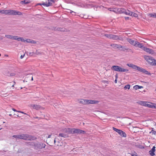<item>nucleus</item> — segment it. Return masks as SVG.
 <instances>
[{
    "label": "nucleus",
    "instance_id": "nucleus-1",
    "mask_svg": "<svg viewBox=\"0 0 156 156\" xmlns=\"http://www.w3.org/2000/svg\"><path fill=\"white\" fill-rule=\"evenodd\" d=\"M0 13L8 15H21L22 14L21 12L14 10H0Z\"/></svg>",
    "mask_w": 156,
    "mask_h": 156
},
{
    "label": "nucleus",
    "instance_id": "nucleus-2",
    "mask_svg": "<svg viewBox=\"0 0 156 156\" xmlns=\"http://www.w3.org/2000/svg\"><path fill=\"white\" fill-rule=\"evenodd\" d=\"M127 65L129 67L132 68L134 69L137 70L138 71L142 72L145 74L147 75H150L151 74L150 73L146 70L145 69L139 66H137L133 64H127Z\"/></svg>",
    "mask_w": 156,
    "mask_h": 156
},
{
    "label": "nucleus",
    "instance_id": "nucleus-3",
    "mask_svg": "<svg viewBox=\"0 0 156 156\" xmlns=\"http://www.w3.org/2000/svg\"><path fill=\"white\" fill-rule=\"evenodd\" d=\"M144 58L145 60L151 65L152 66L156 65V60L153 57L145 55Z\"/></svg>",
    "mask_w": 156,
    "mask_h": 156
},
{
    "label": "nucleus",
    "instance_id": "nucleus-4",
    "mask_svg": "<svg viewBox=\"0 0 156 156\" xmlns=\"http://www.w3.org/2000/svg\"><path fill=\"white\" fill-rule=\"evenodd\" d=\"M20 139L25 140H33L35 139L34 136H30L27 134H20Z\"/></svg>",
    "mask_w": 156,
    "mask_h": 156
},
{
    "label": "nucleus",
    "instance_id": "nucleus-5",
    "mask_svg": "<svg viewBox=\"0 0 156 156\" xmlns=\"http://www.w3.org/2000/svg\"><path fill=\"white\" fill-rule=\"evenodd\" d=\"M34 148L36 150L44 148L46 146L45 144L38 142L34 141Z\"/></svg>",
    "mask_w": 156,
    "mask_h": 156
},
{
    "label": "nucleus",
    "instance_id": "nucleus-6",
    "mask_svg": "<svg viewBox=\"0 0 156 156\" xmlns=\"http://www.w3.org/2000/svg\"><path fill=\"white\" fill-rule=\"evenodd\" d=\"M119 9L120 11H122V13H124L126 15L133 16L135 17H138V15L136 13H134L128 10H126L124 9Z\"/></svg>",
    "mask_w": 156,
    "mask_h": 156
},
{
    "label": "nucleus",
    "instance_id": "nucleus-7",
    "mask_svg": "<svg viewBox=\"0 0 156 156\" xmlns=\"http://www.w3.org/2000/svg\"><path fill=\"white\" fill-rule=\"evenodd\" d=\"M112 70L119 72H124L129 71V70L127 69H125L121 68L120 67L117 66H113L111 68Z\"/></svg>",
    "mask_w": 156,
    "mask_h": 156
},
{
    "label": "nucleus",
    "instance_id": "nucleus-8",
    "mask_svg": "<svg viewBox=\"0 0 156 156\" xmlns=\"http://www.w3.org/2000/svg\"><path fill=\"white\" fill-rule=\"evenodd\" d=\"M70 132L72 133H84L85 132L80 129H70Z\"/></svg>",
    "mask_w": 156,
    "mask_h": 156
},
{
    "label": "nucleus",
    "instance_id": "nucleus-9",
    "mask_svg": "<svg viewBox=\"0 0 156 156\" xmlns=\"http://www.w3.org/2000/svg\"><path fill=\"white\" fill-rule=\"evenodd\" d=\"M113 129L115 131L117 132L119 135L123 137H126V133L121 130L117 129L114 127H113Z\"/></svg>",
    "mask_w": 156,
    "mask_h": 156
},
{
    "label": "nucleus",
    "instance_id": "nucleus-10",
    "mask_svg": "<svg viewBox=\"0 0 156 156\" xmlns=\"http://www.w3.org/2000/svg\"><path fill=\"white\" fill-rule=\"evenodd\" d=\"M143 49L145 51L152 55H156V53L153 50L148 48L146 47H143Z\"/></svg>",
    "mask_w": 156,
    "mask_h": 156
},
{
    "label": "nucleus",
    "instance_id": "nucleus-11",
    "mask_svg": "<svg viewBox=\"0 0 156 156\" xmlns=\"http://www.w3.org/2000/svg\"><path fill=\"white\" fill-rule=\"evenodd\" d=\"M112 48H113L114 49H117L118 48L120 50L122 51V49H121V48H123V46L119 44H111L110 45Z\"/></svg>",
    "mask_w": 156,
    "mask_h": 156
},
{
    "label": "nucleus",
    "instance_id": "nucleus-12",
    "mask_svg": "<svg viewBox=\"0 0 156 156\" xmlns=\"http://www.w3.org/2000/svg\"><path fill=\"white\" fill-rule=\"evenodd\" d=\"M112 39L114 40H120L121 41L123 40V39L122 37L119 36L117 35L112 34Z\"/></svg>",
    "mask_w": 156,
    "mask_h": 156
},
{
    "label": "nucleus",
    "instance_id": "nucleus-13",
    "mask_svg": "<svg viewBox=\"0 0 156 156\" xmlns=\"http://www.w3.org/2000/svg\"><path fill=\"white\" fill-rule=\"evenodd\" d=\"M30 106L31 107H32L33 108L36 110H38L40 109H43V107H41L39 105H37L32 104L30 105Z\"/></svg>",
    "mask_w": 156,
    "mask_h": 156
},
{
    "label": "nucleus",
    "instance_id": "nucleus-14",
    "mask_svg": "<svg viewBox=\"0 0 156 156\" xmlns=\"http://www.w3.org/2000/svg\"><path fill=\"white\" fill-rule=\"evenodd\" d=\"M127 40L131 44L134 46H136V41H134L130 38H127Z\"/></svg>",
    "mask_w": 156,
    "mask_h": 156
},
{
    "label": "nucleus",
    "instance_id": "nucleus-15",
    "mask_svg": "<svg viewBox=\"0 0 156 156\" xmlns=\"http://www.w3.org/2000/svg\"><path fill=\"white\" fill-rule=\"evenodd\" d=\"M155 147L154 146L149 151L150 154L151 156H153L155 155L154 152L155 151Z\"/></svg>",
    "mask_w": 156,
    "mask_h": 156
},
{
    "label": "nucleus",
    "instance_id": "nucleus-16",
    "mask_svg": "<svg viewBox=\"0 0 156 156\" xmlns=\"http://www.w3.org/2000/svg\"><path fill=\"white\" fill-rule=\"evenodd\" d=\"M5 37L9 39H11L12 40H16L17 36H13L9 35H5Z\"/></svg>",
    "mask_w": 156,
    "mask_h": 156
},
{
    "label": "nucleus",
    "instance_id": "nucleus-17",
    "mask_svg": "<svg viewBox=\"0 0 156 156\" xmlns=\"http://www.w3.org/2000/svg\"><path fill=\"white\" fill-rule=\"evenodd\" d=\"M26 145L28 147H34V141L31 142H26Z\"/></svg>",
    "mask_w": 156,
    "mask_h": 156
},
{
    "label": "nucleus",
    "instance_id": "nucleus-18",
    "mask_svg": "<svg viewBox=\"0 0 156 156\" xmlns=\"http://www.w3.org/2000/svg\"><path fill=\"white\" fill-rule=\"evenodd\" d=\"M42 5L44 6L48 7L51 6L52 5V3L49 1L47 0L45 2H44L42 3Z\"/></svg>",
    "mask_w": 156,
    "mask_h": 156
},
{
    "label": "nucleus",
    "instance_id": "nucleus-19",
    "mask_svg": "<svg viewBox=\"0 0 156 156\" xmlns=\"http://www.w3.org/2000/svg\"><path fill=\"white\" fill-rule=\"evenodd\" d=\"M117 9V8H109L108 9L109 11H113V12H116L117 10H118L120 13H122V11H120L119 9Z\"/></svg>",
    "mask_w": 156,
    "mask_h": 156
},
{
    "label": "nucleus",
    "instance_id": "nucleus-20",
    "mask_svg": "<svg viewBox=\"0 0 156 156\" xmlns=\"http://www.w3.org/2000/svg\"><path fill=\"white\" fill-rule=\"evenodd\" d=\"M52 30H57L58 31H64L63 28H57L56 27H52L51 28Z\"/></svg>",
    "mask_w": 156,
    "mask_h": 156
},
{
    "label": "nucleus",
    "instance_id": "nucleus-21",
    "mask_svg": "<svg viewBox=\"0 0 156 156\" xmlns=\"http://www.w3.org/2000/svg\"><path fill=\"white\" fill-rule=\"evenodd\" d=\"M154 103L147 102L145 106L153 108Z\"/></svg>",
    "mask_w": 156,
    "mask_h": 156
},
{
    "label": "nucleus",
    "instance_id": "nucleus-22",
    "mask_svg": "<svg viewBox=\"0 0 156 156\" xmlns=\"http://www.w3.org/2000/svg\"><path fill=\"white\" fill-rule=\"evenodd\" d=\"M135 46H137L140 48H142V49L144 47L142 43H140L137 41L136 42V44Z\"/></svg>",
    "mask_w": 156,
    "mask_h": 156
},
{
    "label": "nucleus",
    "instance_id": "nucleus-23",
    "mask_svg": "<svg viewBox=\"0 0 156 156\" xmlns=\"http://www.w3.org/2000/svg\"><path fill=\"white\" fill-rule=\"evenodd\" d=\"M16 40L18 41H22L23 42H26V40H24L23 39V38L22 37H19L18 36H17V38H16Z\"/></svg>",
    "mask_w": 156,
    "mask_h": 156
},
{
    "label": "nucleus",
    "instance_id": "nucleus-24",
    "mask_svg": "<svg viewBox=\"0 0 156 156\" xmlns=\"http://www.w3.org/2000/svg\"><path fill=\"white\" fill-rule=\"evenodd\" d=\"M98 101L95 100H90L89 104H95L98 103Z\"/></svg>",
    "mask_w": 156,
    "mask_h": 156
},
{
    "label": "nucleus",
    "instance_id": "nucleus-25",
    "mask_svg": "<svg viewBox=\"0 0 156 156\" xmlns=\"http://www.w3.org/2000/svg\"><path fill=\"white\" fill-rule=\"evenodd\" d=\"M147 101H140L139 102V104L141 105L145 106Z\"/></svg>",
    "mask_w": 156,
    "mask_h": 156
},
{
    "label": "nucleus",
    "instance_id": "nucleus-26",
    "mask_svg": "<svg viewBox=\"0 0 156 156\" xmlns=\"http://www.w3.org/2000/svg\"><path fill=\"white\" fill-rule=\"evenodd\" d=\"M148 15L151 17L156 18V13H149Z\"/></svg>",
    "mask_w": 156,
    "mask_h": 156
},
{
    "label": "nucleus",
    "instance_id": "nucleus-27",
    "mask_svg": "<svg viewBox=\"0 0 156 156\" xmlns=\"http://www.w3.org/2000/svg\"><path fill=\"white\" fill-rule=\"evenodd\" d=\"M112 34H105L104 36H105L106 37L111 39Z\"/></svg>",
    "mask_w": 156,
    "mask_h": 156
},
{
    "label": "nucleus",
    "instance_id": "nucleus-28",
    "mask_svg": "<svg viewBox=\"0 0 156 156\" xmlns=\"http://www.w3.org/2000/svg\"><path fill=\"white\" fill-rule=\"evenodd\" d=\"M59 136L64 137H66L68 136L67 135H66L65 134H64V133H59Z\"/></svg>",
    "mask_w": 156,
    "mask_h": 156
},
{
    "label": "nucleus",
    "instance_id": "nucleus-29",
    "mask_svg": "<svg viewBox=\"0 0 156 156\" xmlns=\"http://www.w3.org/2000/svg\"><path fill=\"white\" fill-rule=\"evenodd\" d=\"M136 90L139 89H140L143 88V87L139 86V85H136L133 87Z\"/></svg>",
    "mask_w": 156,
    "mask_h": 156
},
{
    "label": "nucleus",
    "instance_id": "nucleus-30",
    "mask_svg": "<svg viewBox=\"0 0 156 156\" xmlns=\"http://www.w3.org/2000/svg\"><path fill=\"white\" fill-rule=\"evenodd\" d=\"M80 103L86 105L85 100L81 99L80 101Z\"/></svg>",
    "mask_w": 156,
    "mask_h": 156
},
{
    "label": "nucleus",
    "instance_id": "nucleus-31",
    "mask_svg": "<svg viewBox=\"0 0 156 156\" xmlns=\"http://www.w3.org/2000/svg\"><path fill=\"white\" fill-rule=\"evenodd\" d=\"M42 54V52L41 51H36V52H35L34 54L36 55H41Z\"/></svg>",
    "mask_w": 156,
    "mask_h": 156
},
{
    "label": "nucleus",
    "instance_id": "nucleus-32",
    "mask_svg": "<svg viewBox=\"0 0 156 156\" xmlns=\"http://www.w3.org/2000/svg\"><path fill=\"white\" fill-rule=\"evenodd\" d=\"M22 4H27L29 3V2H26L25 0L22 1L20 2Z\"/></svg>",
    "mask_w": 156,
    "mask_h": 156
},
{
    "label": "nucleus",
    "instance_id": "nucleus-33",
    "mask_svg": "<svg viewBox=\"0 0 156 156\" xmlns=\"http://www.w3.org/2000/svg\"><path fill=\"white\" fill-rule=\"evenodd\" d=\"M130 87V85L129 84L126 85L124 87V89L125 90L126 89H129Z\"/></svg>",
    "mask_w": 156,
    "mask_h": 156
},
{
    "label": "nucleus",
    "instance_id": "nucleus-34",
    "mask_svg": "<svg viewBox=\"0 0 156 156\" xmlns=\"http://www.w3.org/2000/svg\"><path fill=\"white\" fill-rule=\"evenodd\" d=\"M12 137L16 139H20V134L13 135Z\"/></svg>",
    "mask_w": 156,
    "mask_h": 156
},
{
    "label": "nucleus",
    "instance_id": "nucleus-35",
    "mask_svg": "<svg viewBox=\"0 0 156 156\" xmlns=\"http://www.w3.org/2000/svg\"><path fill=\"white\" fill-rule=\"evenodd\" d=\"M34 53H35L34 52H27V54H29V55H30V56H32V55H33L34 54Z\"/></svg>",
    "mask_w": 156,
    "mask_h": 156
},
{
    "label": "nucleus",
    "instance_id": "nucleus-36",
    "mask_svg": "<svg viewBox=\"0 0 156 156\" xmlns=\"http://www.w3.org/2000/svg\"><path fill=\"white\" fill-rule=\"evenodd\" d=\"M152 133V134L156 135V131L153 130H152L151 132H150V133Z\"/></svg>",
    "mask_w": 156,
    "mask_h": 156
},
{
    "label": "nucleus",
    "instance_id": "nucleus-37",
    "mask_svg": "<svg viewBox=\"0 0 156 156\" xmlns=\"http://www.w3.org/2000/svg\"><path fill=\"white\" fill-rule=\"evenodd\" d=\"M121 49H122H122H123V51H125V50H128L129 49L128 48H127L126 47L123 46V48H121Z\"/></svg>",
    "mask_w": 156,
    "mask_h": 156
},
{
    "label": "nucleus",
    "instance_id": "nucleus-38",
    "mask_svg": "<svg viewBox=\"0 0 156 156\" xmlns=\"http://www.w3.org/2000/svg\"><path fill=\"white\" fill-rule=\"evenodd\" d=\"M90 100H85L86 104L89 105L90 103Z\"/></svg>",
    "mask_w": 156,
    "mask_h": 156
},
{
    "label": "nucleus",
    "instance_id": "nucleus-39",
    "mask_svg": "<svg viewBox=\"0 0 156 156\" xmlns=\"http://www.w3.org/2000/svg\"><path fill=\"white\" fill-rule=\"evenodd\" d=\"M31 41L30 39H27L26 40V42H28V43H31Z\"/></svg>",
    "mask_w": 156,
    "mask_h": 156
},
{
    "label": "nucleus",
    "instance_id": "nucleus-40",
    "mask_svg": "<svg viewBox=\"0 0 156 156\" xmlns=\"http://www.w3.org/2000/svg\"><path fill=\"white\" fill-rule=\"evenodd\" d=\"M153 108H156V104L154 103Z\"/></svg>",
    "mask_w": 156,
    "mask_h": 156
},
{
    "label": "nucleus",
    "instance_id": "nucleus-41",
    "mask_svg": "<svg viewBox=\"0 0 156 156\" xmlns=\"http://www.w3.org/2000/svg\"><path fill=\"white\" fill-rule=\"evenodd\" d=\"M24 55H25V54H24L23 55H21L20 56V58L21 59L23 58V57H24Z\"/></svg>",
    "mask_w": 156,
    "mask_h": 156
},
{
    "label": "nucleus",
    "instance_id": "nucleus-42",
    "mask_svg": "<svg viewBox=\"0 0 156 156\" xmlns=\"http://www.w3.org/2000/svg\"><path fill=\"white\" fill-rule=\"evenodd\" d=\"M18 112H20V113H21L25 114H26L23 112H21V111H18Z\"/></svg>",
    "mask_w": 156,
    "mask_h": 156
},
{
    "label": "nucleus",
    "instance_id": "nucleus-43",
    "mask_svg": "<svg viewBox=\"0 0 156 156\" xmlns=\"http://www.w3.org/2000/svg\"><path fill=\"white\" fill-rule=\"evenodd\" d=\"M131 155H132V156H134L135 155L136 156L137 155V154L136 153H135V154H131Z\"/></svg>",
    "mask_w": 156,
    "mask_h": 156
},
{
    "label": "nucleus",
    "instance_id": "nucleus-44",
    "mask_svg": "<svg viewBox=\"0 0 156 156\" xmlns=\"http://www.w3.org/2000/svg\"><path fill=\"white\" fill-rule=\"evenodd\" d=\"M12 110L13 111H14L15 112H18V111H16V109H15V108H13L12 109Z\"/></svg>",
    "mask_w": 156,
    "mask_h": 156
},
{
    "label": "nucleus",
    "instance_id": "nucleus-45",
    "mask_svg": "<svg viewBox=\"0 0 156 156\" xmlns=\"http://www.w3.org/2000/svg\"><path fill=\"white\" fill-rule=\"evenodd\" d=\"M35 43V42L34 41H31V43L34 44Z\"/></svg>",
    "mask_w": 156,
    "mask_h": 156
},
{
    "label": "nucleus",
    "instance_id": "nucleus-46",
    "mask_svg": "<svg viewBox=\"0 0 156 156\" xmlns=\"http://www.w3.org/2000/svg\"><path fill=\"white\" fill-rule=\"evenodd\" d=\"M117 78H116L115 80V83H117Z\"/></svg>",
    "mask_w": 156,
    "mask_h": 156
},
{
    "label": "nucleus",
    "instance_id": "nucleus-47",
    "mask_svg": "<svg viewBox=\"0 0 156 156\" xmlns=\"http://www.w3.org/2000/svg\"><path fill=\"white\" fill-rule=\"evenodd\" d=\"M103 82H105L106 83H108V81H106V80H104Z\"/></svg>",
    "mask_w": 156,
    "mask_h": 156
},
{
    "label": "nucleus",
    "instance_id": "nucleus-48",
    "mask_svg": "<svg viewBox=\"0 0 156 156\" xmlns=\"http://www.w3.org/2000/svg\"><path fill=\"white\" fill-rule=\"evenodd\" d=\"M69 11H70V13H72V12H73V11H72L70 10H69Z\"/></svg>",
    "mask_w": 156,
    "mask_h": 156
},
{
    "label": "nucleus",
    "instance_id": "nucleus-49",
    "mask_svg": "<svg viewBox=\"0 0 156 156\" xmlns=\"http://www.w3.org/2000/svg\"><path fill=\"white\" fill-rule=\"evenodd\" d=\"M129 19V17H125V19L126 20H128V19Z\"/></svg>",
    "mask_w": 156,
    "mask_h": 156
},
{
    "label": "nucleus",
    "instance_id": "nucleus-50",
    "mask_svg": "<svg viewBox=\"0 0 156 156\" xmlns=\"http://www.w3.org/2000/svg\"><path fill=\"white\" fill-rule=\"evenodd\" d=\"M118 76V74H116V75H115V78H117V79Z\"/></svg>",
    "mask_w": 156,
    "mask_h": 156
},
{
    "label": "nucleus",
    "instance_id": "nucleus-51",
    "mask_svg": "<svg viewBox=\"0 0 156 156\" xmlns=\"http://www.w3.org/2000/svg\"><path fill=\"white\" fill-rule=\"evenodd\" d=\"M51 135H49L48 136V138H50L51 137Z\"/></svg>",
    "mask_w": 156,
    "mask_h": 156
},
{
    "label": "nucleus",
    "instance_id": "nucleus-52",
    "mask_svg": "<svg viewBox=\"0 0 156 156\" xmlns=\"http://www.w3.org/2000/svg\"><path fill=\"white\" fill-rule=\"evenodd\" d=\"M38 5H42V4H40V3L39 4H38Z\"/></svg>",
    "mask_w": 156,
    "mask_h": 156
},
{
    "label": "nucleus",
    "instance_id": "nucleus-53",
    "mask_svg": "<svg viewBox=\"0 0 156 156\" xmlns=\"http://www.w3.org/2000/svg\"><path fill=\"white\" fill-rule=\"evenodd\" d=\"M10 76H13V75H12V74H10Z\"/></svg>",
    "mask_w": 156,
    "mask_h": 156
},
{
    "label": "nucleus",
    "instance_id": "nucleus-54",
    "mask_svg": "<svg viewBox=\"0 0 156 156\" xmlns=\"http://www.w3.org/2000/svg\"><path fill=\"white\" fill-rule=\"evenodd\" d=\"M31 80H33V77H32Z\"/></svg>",
    "mask_w": 156,
    "mask_h": 156
},
{
    "label": "nucleus",
    "instance_id": "nucleus-55",
    "mask_svg": "<svg viewBox=\"0 0 156 156\" xmlns=\"http://www.w3.org/2000/svg\"><path fill=\"white\" fill-rule=\"evenodd\" d=\"M0 39H1V40H2L3 39V38L2 37L1 38H0Z\"/></svg>",
    "mask_w": 156,
    "mask_h": 156
},
{
    "label": "nucleus",
    "instance_id": "nucleus-56",
    "mask_svg": "<svg viewBox=\"0 0 156 156\" xmlns=\"http://www.w3.org/2000/svg\"><path fill=\"white\" fill-rule=\"evenodd\" d=\"M54 143H55V140H54Z\"/></svg>",
    "mask_w": 156,
    "mask_h": 156
},
{
    "label": "nucleus",
    "instance_id": "nucleus-57",
    "mask_svg": "<svg viewBox=\"0 0 156 156\" xmlns=\"http://www.w3.org/2000/svg\"><path fill=\"white\" fill-rule=\"evenodd\" d=\"M155 92H156V90H155Z\"/></svg>",
    "mask_w": 156,
    "mask_h": 156
},
{
    "label": "nucleus",
    "instance_id": "nucleus-58",
    "mask_svg": "<svg viewBox=\"0 0 156 156\" xmlns=\"http://www.w3.org/2000/svg\"><path fill=\"white\" fill-rule=\"evenodd\" d=\"M12 87H14V85H13L12 86Z\"/></svg>",
    "mask_w": 156,
    "mask_h": 156
},
{
    "label": "nucleus",
    "instance_id": "nucleus-59",
    "mask_svg": "<svg viewBox=\"0 0 156 156\" xmlns=\"http://www.w3.org/2000/svg\"><path fill=\"white\" fill-rule=\"evenodd\" d=\"M1 54H0V56H1Z\"/></svg>",
    "mask_w": 156,
    "mask_h": 156
}]
</instances>
